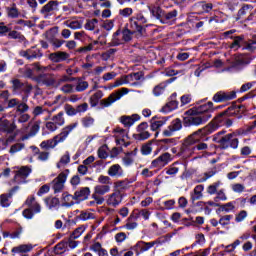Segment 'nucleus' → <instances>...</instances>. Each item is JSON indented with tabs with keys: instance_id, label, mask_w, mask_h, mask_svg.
Here are the masks:
<instances>
[{
	"instance_id": "1",
	"label": "nucleus",
	"mask_w": 256,
	"mask_h": 256,
	"mask_svg": "<svg viewBox=\"0 0 256 256\" xmlns=\"http://www.w3.org/2000/svg\"><path fill=\"white\" fill-rule=\"evenodd\" d=\"M226 119L227 112H223L218 115L213 122L186 137L180 150L181 155L187 159L193 157V155H199V151L202 153L203 151H207L209 145L201 141H203L207 135L215 133L219 127L223 126Z\"/></svg>"
},
{
	"instance_id": "2",
	"label": "nucleus",
	"mask_w": 256,
	"mask_h": 256,
	"mask_svg": "<svg viewBox=\"0 0 256 256\" xmlns=\"http://www.w3.org/2000/svg\"><path fill=\"white\" fill-rule=\"evenodd\" d=\"M79 126L78 122L71 123L61 129V132L54 136L53 139L42 141L40 144L41 149H55L59 143H64L67 141V137L73 133L74 129H77Z\"/></svg>"
},
{
	"instance_id": "3",
	"label": "nucleus",
	"mask_w": 256,
	"mask_h": 256,
	"mask_svg": "<svg viewBox=\"0 0 256 256\" xmlns=\"http://www.w3.org/2000/svg\"><path fill=\"white\" fill-rule=\"evenodd\" d=\"M225 133V130L216 133L213 136V141L219 143L222 149H229V147L237 149V147H239V139L237 138V135L235 133H230L223 136Z\"/></svg>"
},
{
	"instance_id": "4",
	"label": "nucleus",
	"mask_w": 256,
	"mask_h": 256,
	"mask_svg": "<svg viewBox=\"0 0 256 256\" xmlns=\"http://www.w3.org/2000/svg\"><path fill=\"white\" fill-rule=\"evenodd\" d=\"M188 113L190 116L184 118L185 127H191V125H203L204 123H207V121L211 119V117H213V115L209 114L201 115L199 113H196L195 110H189Z\"/></svg>"
},
{
	"instance_id": "5",
	"label": "nucleus",
	"mask_w": 256,
	"mask_h": 256,
	"mask_svg": "<svg viewBox=\"0 0 256 256\" xmlns=\"http://www.w3.org/2000/svg\"><path fill=\"white\" fill-rule=\"evenodd\" d=\"M163 243H167V236H162L152 242L138 241L132 249L135 251L136 255H141V253L149 251V249L155 247V245H163Z\"/></svg>"
},
{
	"instance_id": "6",
	"label": "nucleus",
	"mask_w": 256,
	"mask_h": 256,
	"mask_svg": "<svg viewBox=\"0 0 256 256\" xmlns=\"http://www.w3.org/2000/svg\"><path fill=\"white\" fill-rule=\"evenodd\" d=\"M65 125V112L61 111L50 117L49 121L46 122L45 127L50 133H55L59 127Z\"/></svg>"
},
{
	"instance_id": "7",
	"label": "nucleus",
	"mask_w": 256,
	"mask_h": 256,
	"mask_svg": "<svg viewBox=\"0 0 256 256\" xmlns=\"http://www.w3.org/2000/svg\"><path fill=\"white\" fill-rule=\"evenodd\" d=\"M147 23V18L142 13H137L129 19L130 27L133 31H138V35H143L145 29L143 25Z\"/></svg>"
},
{
	"instance_id": "8",
	"label": "nucleus",
	"mask_w": 256,
	"mask_h": 256,
	"mask_svg": "<svg viewBox=\"0 0 256 256\" xmlns=\"http://www.w3.org/2000/svg\"><path fill=\"white\" fill-rule=\"evenodd\" d=\"M55 111H57V108H47V105H42L34 107L32 114L34 117L42 116L43 121H49Z\"/></svg>"
},
{
	"instance_id": "9",
	"label": "nucleus",
	"mask_w": 256,
	"mask_h": 256,
	"mask_svg": "<svg viewBox=\"0 0 256 256\" xmlns=\"http://www.w3.org/2000/svg\"><path fill=\"white\" fill-rule=\"evenodd\" d=\"M127 93H129V90L127 88H121L116 92L110 94L109 97H107L106 99H102L100 101V105L102 107H111L113 103L119 101V99H121L123 95H127Z\"/></svg>"
},
{
	"instance_id": "10",
	"label": "nucleus",
	"mask_w": 256,
	"mask_h": 256,
	"mask_svg": "<svg viewBox=\"0 0 256 256\" xmlns=\"http://www.w3.org/2000/svg\"><path fill=\"white\" fill-rule=\"evenodd\" d=\"M69 177V169H66L64 172H61L58 177H56L52 182V189L54 193H61L65 189V182Z\"/></svg>"
},
{
	"instance_id": "11",
	"label": "nucleus",
	"mask_w": 256,
	"mask_h": 256,
	"mask_svg": "<svg viewBox=\"0 0 256 256\" xmlns=\"http://www.w3.org/2000/svg\"><path fill=\"white\" fill-rule=\"evenodd\" d=\"M125 195L120 190H115L113 193L106 196V204L108 207H119L123 203Z\"/></svg>"
},
{
	"instance_id": "12",
	"label": "nucleus",
	"mask_w": 256,
	"mask_h": 256,
	"mask_svg": "<svg viewBox=\"0 0 256 256\" xmlns=\"http://www.w3.org/2000/svg\"><path fill=\"white\" fill-rule=\"evenodd\" d=\"M57 11H59V1L51 0L42 7L40 13L47 19L57 13Z\"/></svg>"
},
{
	"instance_id": "13",
	"label": "nucleus",
	"mask_w": 256,
	"mask_h": 256,
	"mask_svg": "<svg viewBox=\"0 0 256 256\" xmlns=\"http://www.w3.org/2000/svg\"><path fill=\"white\" fill-rule=\"evenodd\" d=\"M171 161H173V157L169 152H165L151 162V167L156 169H163V167L169 165Z\"/></svg>"
},
{
	"instance_id": "14",
	"label": "nucleus",
	"mask_w": 256,
	"mask_h": 256,
	"mask_svg": "<svg viewBox=\"0 0 256 256\" xmlns=\"http://www.w3.org/2000/svg\"><path fill=\"white\" fill-rule=\"evenodd\" d=\"M183 124L179 118L174 119L162 132L163 137H173L177 131H181Z\"/></svg>"
},
{
	"instance_id": "15",
	"label": "nucleus",
	"mask_w": 256,
	"mask_h": 256,
	"mask_svg": "<svg viewBox=\"0 0 256 256\" xmlns=\"http://www.w3.org/2000/svg\"><path fill=\"white\" fill-rule=\"evenodd\" d=\"M19 191V187L16 186L14 188H12L8 193L6 194H1L0 195V205L1 207H10L12 200L13 199V195H15V192Z\"/></svg>"
},
{
	"instance_id": "16",
	"label": "nucleus",
	"mask_w": 256,
	"mask_h": 256,
	"mask_svg": "<svg viewBox=\"0 0 256 256\" xmlns=\"http://www.w3.org/2000/svg\"><path fill=\"white\" fill-rule=\"evenodd\" d=\"M29 175H31V168L27 166H23L16 171V174L14 176V181L16 183H25V179H27Z\"/></svg>"
},
{
	"instance_id": "17",
	"label": "nucleus",
	"mask_w": 256,
	"mask_h": 256,
	"mask_svg": "<svg viewBox=\"0 0 256 256\" xmlns=\"http://www.w3.org/2000/svg\"><path fill=\"white\" fill-rule=\"evenodd\" d=\"M179 107V101H177V93H173L168 102L163 106L162 111L164 113H171V111H175Z\"/></svg>"
},
{
	"instance_id": "18",
	"label": "nucleus",
	"mask_w": 256,
	"mask_h": 256,
	"mask_svg": "<svg viewBox=\"0 0 256 256\" xmlns=\"http://www.w3.org/2000/svg\"><path fill=\"white\" fill-rule=\"evenodd\" d=\"M237 97V93L235 91L231 92H218L214 95L213 101L216 103H222L223 101H231Z\"/></svg>"
},
{
	"instance_id": "19",
	"label": "nucleus",
	"mask_w": 256,
	"mask_h": 256,
	"mask_svg": "<svg viewBox=\"0 0 256 256\" xmlns=\"http://www.w3.org/2000/svg\"><path fill=\"white\" fill-rule=\"evenodd\" d=\"M138 151L139 149L134 148L132 151L124 153V156L122 157L124 167H131V165L135 163V157H137Z\"/></svg>"
},
{
	"instance_id": "20",
	"label": "nucleus",
	"mask_w": 256,
	"mask_h": 256,
	"mask_svg": "<svg viewBox=\"0 0 256 256\" xmlns=\"http://www.w3.org/2000/svg\"><path fill=\"white\" fill-rule=\"evenodd\" d=\"M32 249H34L33 244H20L11 249V253L13 255H27V253H31Z\"/></svg>"
},
{
	"instance_id": "21",
	"label": "nucleus",
	"mask_w": 256,
	"mask_h": 256,
	"mask_svg": "<svg viewBox=\"0 0 256 256\" xmlns=\"http://www.w3.org/2000/svg\"><path fill=\"white\" fill-rule=\"evenodd\" d=\"M113 133H114V137L116 139V143L118 145H125V147H127V145H129V144L125 143V140L128 137L127 130H125L123 128H116V129H114Z\"/></svg>"
},
{
	"instance_id": "22",
	"label": "nucleus",
	"mask_w": 256,
	"mask_h": 256,
	"mask_svg": "<svg viewBox=\"0 0 256 256\" xmlns=\"http://www.w3.org/2000/svg\"><path fill=\"white\" fill-rule=\"evenodd\" d=\"M137 121H141V116L139 114L120 117V122L122 123V125H124V127H132V125H135Z\"/></svg>"
},
{
	"instance_id": "23",
	"label": "nucleus",
	"mask_w": 256,
	"mask_h": 256,
	"mask_svg": "<svg viewBox=\"0 0 256 256\" xmlns=\"http://www.w3.org/2000/svg\"><path fill=\"white\" fill-rule=\"evenodd\" d=\"M195 113L200 115H212L215 109L213 108V102H207L206 104H202L194 109Z\"/></svg>"
},
{
	"instance_id": "24",
	"label": "nucleus",
	"mask_w": 256,
	"mask_h": 256,
	"mask_svg": "<svg viewBox=\"0 0 256 256\" xmlns=\"http://www.w3.org/2000/svg\"><path fill=\"white\" fill-rule=\"evenodd\" d=\"M17 129V125L14 122H9L7 119L0 118V130L5 133H13Z\"/></svg>"
},
{
	"instance_id": "25",
	"label": "nucleus",
	"mask_w": 256,
	"mask_h": 256,
	"mask_svg": "<svg viewBox=\"0 0 256 256\" xmlns=\"http://www.w3.org/2000/svg\"><path fill=\"white\" fill-rule=\"evenodd\" d=\"M49 59L53 63H61V61H67L69 59V53L63 51L54 52L49 55Z\"/></svg>"
},
{
	"instance_id": "26",
	"label": "nucleus",
	"mask_w": 256,
	"mask_h": 256,
	"mask_svg": "<svg viewBox=\"0 0 256 256\" xmlns=\"http://www.w3.org/2000/svg\"><path fill=\"white\" fill-rule=\"evenodd\" d=\"M74 195L76 201H86V199H89V195H91V189L89 187L80 188Z\"/></svg>"
},
{
	"instance_id": "27",
	"label": "nucleus",
	"mask_w": 256,
	"mask_h": 256,
	"mask_svg": "<svg viewBox=\"0 0 256 256\" xmlns=\"http://www.w3.org/2000/svg\"><path fill=\"white\" fill-rule=\"evenodd\" d=\"M177 17V10H172L170 12H163L160 23L162 25H171V21H175Z\"/></svg>"
},
{
	"instance_id": "28",
	"label": "nucleus",
	"mask_w": 256,
	"mask_h": 256,
	"mask_svg": "<svg viewBox=\"0 0 256 256\" xmlns=\"http://www.w3.org/2000/svg\"><path fill=\"white\" fill-rule=\"evenodd\" d=\"M163 125H167V118H156L153 117L150 121V127L152 131H159Z\"/></svg>"
},
{
	"instance_id": "29",
	"label": "nucleus",
	"mask_w": 256,
	"mask_h": 256,
	"mask_svg": "<svg viewBox=\"0 0 256 256\" xmlns=\"http://www.w3.org/2000/svg\"><path fill=\"white\" fill-rule=\"evenodd\" d=\"M133 35H136V37L142 36V35H139V31L133 30V28H131V24L129 23L128 28H126L122 32V39L123 41H131V39L133 38Z\"/></svg>"
},
{
	"instance_id": "30",
	"label": "nucleus",
	"mask_w": 256,
	"mask_h": 256,
	"mask_svg": "<svg viewBox=\"0 0 256 256\" xmlns=\"http://www.w3.org/2000/svg\"><path fill=\"white\" fill-rule=\"evenodd\" d=\"M124 174L123 167L119 164H114L108 169V175L110 177H123Z\"/></svg>"
},
{
	"instance_id": "31",
	"label": "nucleus",
	"mask_w": 256,
	"mask_h": 256,
	"mask_svg": "<svg viewBox=\"0 0 256 256\" xmlns=\"http://www.w3.org/2000/svg\"><path fill=\"white\" fill-rule=\"evenodd\" d=\"M125 77L128 85H131V87H135L136 85H139V82L137 81H140L143 75L141 74V72H136L129 75H125Z\"/></svg>"
},
{
	"instance_id": "32",
	"label": "nucleus",
	"mask_w": 256,
	"mask_h": 256,
	"mask_svg": "<svg viewBox=\"0 0 256 256\" xmlns=\"http://www.w3.org/2000/svg\"><path fill=\"white\" fill-rule=\"evenodd\" d=\"M255 58L247 55H240L235 58L234 65L235 67L239 65H249L251 61H253Z\"/></svg>"
},
{
	"instance_id": "33",
	"label": "nucleus",
	"mask_w": 256,
	"mask_h": 256,
	"mask_svg": "<svg viewBox=\"0 0 256 256\" xmlns=\"http://www.w3.org/2000/svg\"><path fill=\"white\" fill-rule=\"evenodd\" d=\"M62 201L65 207H72V205H75V201H77V199L75 198V194L71 195L65 192L62 194Z\"/></svg>"
},
{
	"instance_id": "34",
	"label": "nucleus",
	"mask_w": 256,
	"mask_h": 256,
	"mask_svg": "<svg viewBox=\"0 0 256 256\" xmlns=\"http://www.w3.org/2000/svg\"><path fill=\"white\" fill-rule=\"evenodd\" d=\"M39 83L42 85H46L47 87H51V85L55 84V79L51 77L49 74H42L38 77Z\"/></svg>"
},
{
	"instance_id": "35",
	"label": "nucleus",
	"mask_w": 256,
	"mask_h": 256,
	"mask_svg": "<svg viewBox=\"0 0 256 256\" xmlns=\"http://www.w3.org/2000/svg\"><path fill=\"white\" fill-rule=\"evenodd\" d=\"M203 189H205L203 185H197L194 188V192L191 194L192 201H199L203 197Z\"/></svg>"
},
{
	"instance_id": "36",
	"label": "nucleus",
	"mask_w": 256,
	"mask_h": 256,
	"mask_svg": "<svg viewBox=\"0 0 256 256\" xmlns=\"http://www.w3.org/2000/svg\"><path fill=\"white\" fill-rule=\"evenodd\" d=\"M109 191H111V186L109 185L99 184L94 187V194L96 195H106Z\"/></svg>"
},
{
	"instance_id": "37",
	"label": "nucleus",
	"mask_w": 256,
	"mask_h": 256,
	"mask_svg": "<svg viewBox=\"0 0 256 256\" xmlns=\"http://www.w3.org/2000/svg\"><path fill=\"white\" fill-rule=\"evenodd\" d=\"M81 124L85 129H89L91 127H93V125H95V118H93V116H84L81 119Z\"/></svg>"
},
{
	"instance_id": "38",
	"label": "nucleus",
	"mask_w": 256,
	"mask_h": 256,
	"mask_svg": "<svg viewBox=\"0 0 256 256\" xmlns=\"http://www.w3.org/2000/svg\"><path fill=\"white\" fill-rule=\"evenodd\" d=\"M103 98V91L98 90L96 91L89 99L90 104L92 107H97V103H99V100Z\"/></svg>"
},
{
	"instance_id": "39",
	"label": "nucleus",
	"mask_w": 256,
	"mask_h": 256,
	"mask_svg": "<svg viewBox=\"0 0 256 256\" xmlns=\"http://www.w3.org/2000/svg\"><path fill=\"white\" fill-rule=\"evenodd\" d=\"M23 149H25V143H22V142L15 143V144L11 145L9 154L15 155V153H19V152L23 151Z\"/></svg>"
},
{
	"instance_id": "40",
	"label": "nucleus",
	"mask_w": 256,
	"mask_h": 256,
	"mask_svg": "<svg viewBox=\"0 0 256 256\" xmlns=\"http://www.w3.org/2000/svg\"><path fill=\"white\" fill-rule=\"evenodd\" d=\"M71 163V155L69 152H66L57 163V168L61 169V167H65V165H69Z\"/></svg>"
},
{
	"instance_id": "41",
	"label": "nucleus",
	"mask_w": 256,
	"mask_h": 256,
	"mask_svg": "<svg viewBox=\"0 0 256 256\" xmlns=\"http://www.w3.org/2000/svg\"><path fill=\"white\" fill-rule=\"evenodd\" d=\"M64 25L66 27H69V29H81L83 27V24L79 20H67L64 22Z\"/></svg>"
},
{
	"instance_id": "42",
	"label": "nucleus",
	"mask_w": 256,
	"mask_h": 256,
	"mask_svg": "<svg viewBox=\"0 0 256 256\" xmlns=\"http://www.w3.org/2000/svg\"><path fill=\"white\" fill-rule=\"evenodd\" d=\"M11 83L14 93H17V91H23V89H25V84L19 79H13L11 80Z\"/></svg>"
},
{
	"instance_id": "43",
	"label": "nucleus",
	"mask_w": 256,
	"mask_h": 256,
	"mask_svg": "<svg viewBox=\"0 0 256 256\" xmlns=\"http://www.w3.org/2000/svg\"><path fill=\"white\" fill-rule=\"evenodd\" d=\"M150 13H151V15H153V17H156L158 19V21H161L164 11H163V9H161V7L154 6V7L150 8Z\"/></svg>"
},
{
	"instance_id": "44",
	"label": "nucleus",
	"mask_w": 256,
	"mask_h": 256,
	"mask_svg": "<svg viewBox=\"0 0 256 256\" xmlns=\"http://www.w3.org/2000/svg\"><path fill=\"white\" fill-rule=\"evenodd\" d=\"M74 39L81 41V43H87L91 38L85 33V31H80L74 33Z\"/></svg>"
},
{
	"instance_id": "45",
	"label": "nucleus",
	"mask_w": 256,
	"mask_h": 256,
	"mask_svg": "<svg viewBox=\"0 0 256 256\" xmlns=\"http://www.w3.org/2000/svg\"><path fill=\"white\" fill-rule=\"evenodd\" d=\"M220 186H221V182H219V181L214 182L213 184H211L207 187V193L209 195H216L218 193L217 190L219 189Z\"/></svg>"
},
{
	"instance_id": "46",
	"label": "nucleus",
	"mask_w": 256,
	"mask_h": 256,
	"mask_svg": "<svg viewBox=\"0 0 256 256\" xmlns=\"http://www.w3.org/2000/svg\"><path fill=\"white\" fill-rule=\"evenodd\" d=\"M97 43H99V42L94 41V42L88 44L87 46L80 47V48H78L77 52L78 53H89V51H93V49H95V45H97Z\"/></svg>"
},
{
	"instance_id": "47",
	"label": "nucleus",
	"mask_w": 256,
	"mask_h": 256,
	"mask_svg": "<svg viewBox=\"0 0 256 256\" xmlns=\"http://www.w3.org/2000/svg\"><path fill=\"white\" fill-rule=\"evenodd\" d=\"M98 23H99V20H97L96 18L87 20L85 24V29H87V31H94Z\"/></svg>"
},
{
	"instance_id": "48",
	"label": "nucleus",
	"mask_w": 256,
	"mask_h": 256,
	"mask_svg": "<svg viewBox=\"0 0 256 256\" xmlns=\"http://www.w3.org/2000/svg\"><path fill=\"white\" fill-rule=\"evenodd\" d=\"M166 88H167V84L165 83L158 84L156 87H154L153 93L156 97H159V95H163Z\"/></svg>"
},
{
	"instance_id": "49",
	"label": "nucleus",
	"mask_w": 256,
	"mask_h": 256,
	"mask_svg": "<svg viewBox=\"0 0 256 256\" xmlns=\"http://www.w3.org/2000/svg\"><path fill=\"white\" fill-rule=\"evenodd\" d=\"M138 223L133 221L131 219V217H129L127 220H126V224L124 225V229H127V231H133L134 229H137L138 227Z\"/></svg>"
},
{
	"instance_id": "50",
	"label": "nucleus",
	"mask_w": 256,
	"mask_h": 256,
	"mask_svg": "<svg viewBox=\"0 0 256 256\" xmlns=\"http://www.w3.org/2000/svg\"><path fill=\"white\" fill-rule=\"evenodd\" d=\"M85 226L76 228L70 235V239H79L82 233H85Z\"/></svg>"
},
{
	"instance_id": "51",
	"label": "nucleus",
	"mask_w": 256,
	"mask_h": 256,
	"mask_svg": "<svg viewBox=\"0 0 256 256\" xmlns=\"http://www.w3.org/2000/svg\"><path fill=\"white\" fill-rule=\"evenodd\" d=\"M150 137L151 134L147 130L140 131L135 135V139L138 141H145V139H149Z\"/></svg>"
},
{
	"instance_id": "52",
	"label": "nucleus",
	"mask_w": 256,
	"mask_h": 256,
	"mask_svg": "<svg viewBox=\"0 0 256 256\" xmlns=\"http://www.w3.org/2000/svg\"><path fill=\"white\" fill-rule=\"evenodd\" d=\"M88 88H89V83L87 81L79 80L75 89L76 91H78V93H81Z\"/></svg>"
},
{
	"instance_id": "53",
	"label": "nucleus",
	"mask_w": 256,
	"mask_h": 256,
	"mask_svg": "<svg viewBox=\"0 0 256 256\" xmlns=\"http://www.w3.org/2000/svg\"><path fill=\"white\" fill-rule=\"evenodd\" d=\"M67 249V242H60L55 246V253L57 255H61V253H65V250Z\"/></svg>"
},
{
	"instance_id": "54",
	"label": "nucleus",
	"mask_w": 256,
	"mask_h": 256,
	"mask_svg": "<svg viewBox=\"0 0 256 256\" xmlns=\"http://www.w3.org/2000/svg\"><path fill=\"white\" fill-rule=\"evenodd\" d=\"M99 159H107L109 153H107V147L105 145L101 146L97 151Z\"/></svg>"
},
{
	"instance_id": "55",
	"label": "nucleus",
	"mask_w": 256,
	"mask_h": 256,
	"mask_svg": "<svg viewBox=\"0 0 256 256\" xmlns=\"http://www.w3.org/2000/svg\"><path fill=\"white\" fill-rule=\"evenodd\" d=\"M215 203H219V201H227V195H225V190L221 189L216 194L214 198Z\"/></svg>"
},
{
	"instance_id": "56",
	"label": "nucleus",
	"mask_w": 256,
	"mask_h": 256,
	"mask_svg": "<svg viewBox=\"0 0 256 256\" xmlns=\"http://www.w3.org/2000/svg\"><path fill=\"white\" fill-rule=\"evenodd\" d=\"M243 45V37L237 36L234 38L233 43L230 45L231 49H239Z\"/></svg>"
},
{
	"instance_id": "57",
	"label": "nucleus",
	"mask_w": 256,
	"mask_h": 256,
	"mask_svg": "<svg viewBox=\"0 0 256 256\" xmlns=\"http://www.w3.org/2000/svg\"><path fill=\"white\" fill-rule=\"evenodd\" d=\"M221 211H224L225 213H231L235 209V204L233 202H228L224 205L220 206Z\"/></svg>"
},
{
	"instance_id": "58",
	"label": "nucleus",
	"mask_w": 256,
	"mask_h": 256,
	"mask_svg": "<svg viewBox=\"0 0 256 256\" xmlns=\"http://www.w3.org/2000/svg\"><path fill=\"white\" fill-rule=\"evenodd\" d=\"M8 37H10V39H19L20 41H24L25 40V36L21 35V33L13 30V31H9L8 32Z\"/></svg>"
},
{
	"instance_id": "59",
	"label": "nucleus",
	"mask_w": 256,
	"mask_h": 256,
	"mask_svg": "<svg viewBox=\"0 0 256 256\" xmlns=\"http://www.w3.org/2000/svg\"><path fill=\"white\" fill-rule=\"evenodd\" d=\"M231 219H233V215L222 216L219 219V224L222 225V227H225L226 225H229L231 223Z\"/></svg>"
},
{
	"instance_id": "60",
	"label": "nucleus",
	"mask_w": 256,
	"mask_h": 256,
	"mask_svg": "<svg viewBox=\"0 0 256 256\" xmlns=\"http://www.w3.org/2000/svg\"><path fill=\"white\" fill-rule=\"evenodd\" d=\"M36 153H38V161H48L49 160V152H39V148H34Z\"/></svg>"
},
{
	"instance_id": "61",
	"label": "nucleus",
	"mask_w": 256,
	"mask_h": 256,
	"mask_svg": "<svg viewBox=\"0 0 256 256\" xmlns=\"http://www.w3.org/2000/svg\"><path fill=\"white\" fill-rule=\"evenodd\" d=\"M121 85H128L126 76H122L112 84V89L115 87H121Z\"/></svg>"
},
{
	"instance_id": "62",
	"label": "nucleus",
	"mask_w": 256,
	"mask_h": 256,
	"mask_svg": "<svg viewBox=\"0 0 256 256\" xmlns=\"http://www.w3.org/2000/svg\"><path fill=\"white\" fill-rule=\"evenodd\" d=\"M98 183L101 185H111V178L109 176L100 175L98 177Z\"/></svg>"
},
{
	"instance_id": "63",
	"label": "nucleus",
	"mask_w": 256,
	"mask_h": 256,
	"mask_svg": "<svg viewBox=\"0 0 256 256\" xmlns=\"http://www.w3.org/2000/svg\"><path fill=\"white\" fill-rule=\"evenodd\" d=\"M245 219H247V211L245 210L240 211L235 217L236 223H241V221H245Z\"/></svg>"
},
{
	"instance_id": "64",
	"label": "nucleus",
	"mask_w": 256,
	"mask_h": 256,
	"mask_svg": "<svg viewBox=\"0 0 256 256\" xmlns=\"http://www.w3.org/2000/svg\"><path fill=\"white\" fill-rule=\"evenodd\" d=\"M121 17H131L133 15V8H124L119 10Z\"/></svg>"
}]
</instances>
